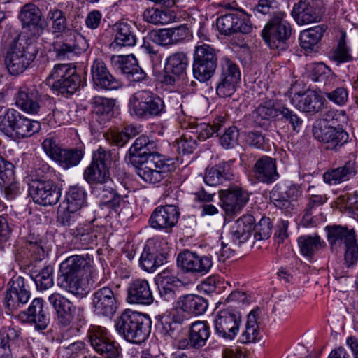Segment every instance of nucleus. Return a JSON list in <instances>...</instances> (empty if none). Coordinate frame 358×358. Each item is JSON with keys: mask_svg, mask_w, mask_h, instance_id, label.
I'll use <instances>...</instances> for the list:
<instances>
[{"mask_svg": "<svg viewBox=\"0 0 358 358\" xmlns=\"http://www.w3.org/2000/svg\"><path fill=\"white\" fill-rule=\"evenodd\" d=\"M280 106L276 100L270 99L259 105L255 112V121L262 124V120H272L279 116Z\"/></svg>", "mask_w": 358, "mask_h": 358, "instance_id": "49", "label": "nucleus"}, {"mask_svg": "<svg viewBox=\"0 0 358 358\" xmlns=\"http://www.w3.org/2000/svg\"><path fill=\"white\" fill-rule=\"evenodd\" d=\"M257 315V310H251L248 314L245 329L239 338L241 343H249L257 340L259 334Z\"/></svg>", "mask_w": 358, "mask_h": 358, "instance_id": "50", "label": "nucleus"}, {"mask_svg": "<svg viewBox=\"0 0 358 358\" xmlns=\"http://www.w3.org/2000/svg\"><path fill=\"white\" fill-rule=\"evenodd\" d=\"M241 315L234 310H220L215 316L214 326L215 334L226 340H234L239 331Z\"/></svg>", "mask_w": 358, "mask_h": 358, "instance_id": "12", "label": "nucleus"}, {"mask_svg": "<svg viewBox=\"0 0 358 358\" xmlns=\"http://www.w3.org/2000/svg\"><path fill=\"white\" fill-rule=\"evenodd\" d=\"M28 301L25 294H22L21 296L7 289L4 297L6 313L8 315H14L15 312L27 303Z\"/></svg>", "mask_w": 358, "mask_h": 358, "instance_id": "55", "label": "nucleus"}, {"mask_svg": "<svg viewBox=\"0 0 358 358\" xmlns=\"http://www.w3.org/2000/svg\"><path fill=\"white\" fill-rule=\"evenodd\" d=\"M127 301L131 304L148 306L154 301L150 285L146 279L137 278L129 283Z\"/></svg>", "mask_w": 358, "mask_h": 358, "instance_id": "21", "label": "nucleus"}, {"mask_svg": "<svg viewBox=\"0 0 358 358\" xmlns=\"http://www.w3.org/2000/svg\"><path fill=\"white\" fill-rule=\"evenodd\" d=\"M86 81L81 80L79 75L75 73L66 64L55 65L51 73L41 85V87H45L51 90H78L80 87H85Z\"/></svg>", "mask_w": 358, "mask_h": 358, "instance_id": "10", "label": "nucleus"}, {"mask_svg": "<svg viewBox=\"0 0 358 358\" xmlns=\"http://www.w3.org/2000/svg\"><path fill=\"white\" fill-rule=\"evenodd\" d=\"M217 28L222 35L230 36L234 33L249 34L252 26L248 18L237 13H230L220 16L216 21Z\"/></svg>", "mask_w": 358, "mask_h": 358, "instance_id": "19", "label": "nucleus"}, {"mask_svg": "<svg viewBox=\"0 0 358 358\" xmlns=\"http://www.w3.org/2000/svg\"><path fill=\"white\" fill-rule=\"evenodd\" d=\"M297 243L301 255L310 259L326 245L325 242L317 234L313 236H301L298 238Z\"/></svg>", "mask_w": 358, "mask_h": 358, "instance_id": "41", "label": "nucleus"}, {"mask_svg": "<svg viewBox=\"0 0 358 358\" xmlns=\"http://www.w3.org/2000/svg\"><path fill=\"white\" fill-rule=\"evenodd\" d=\"M180 211L175 205H161L155 208L152 213L149 224L155 229L170 233L177 224Z\"/></svg>", "mask_w": 358, "mask_h": 358, "instance_id": "17", "label": "nucleus"}, {"mask_svg": "<svg viewBox=\"0 0 358 358\" xmlns=\"http://www.w3.org/2000/svg\"><path fill=\"white\" fill-rule=\"evenodd\" d=\"M21 331L19 329L8 327L0 330V357L11 354V347L21 341Z\"/></svg>", "mask_w": 358, "mask_h": 358, "instance_id": "43", "label": "nucleus"}, {"mask_svg": "<svg viewBox=\"0 0 358 358\" xmlns=\"http://www.w3.org/2000/svg\"><path fill=\"white\" fill-rule=\"evenodd\" d=\"M18 18L22 22V27L33 29L38 31L43 29L42 23V13L40 8L34 3L24 5L19 13Z\"/></svg>", "mask_w": 358, "mask_h": 358, "instance_id": "34", "label": "nucleus"}, {"mask_svg": "<svg viewBox=\"0 0 358 358\" xmlns=\"http://www.w3.org/2000/svg\"><path fill=\"white\" fill-rule=\"evenodd\" d=\"M79 217L78 211L69 210L66 206H59L57 211V222L64 227H69L73 225Z\"/></svg>", "mask_w": 358, "mask_h": 358, "instance_id": "61", "label": "nucleus"}, {"mask_svg": "<svg viewBox=\"0 0 358 358\" xmlns=\"http://www.w3.org/2000/svg\"><path fill=\"white\" fill-rule=\"evenodd\" d=\"M324 10L320 0H300L294 3L291 15L299 25L318 22Z\"/></svg>", "mask_w": 358, "mask_h": 358, "instance_id": "15", "label": "nucleus"}, {"mask_svg": "<svg viewBox=\"0 0 358 358\" xmlns=\"http://www.w3.org/2000/svg\"><path fill=\"white\" fill-rule=\"evenodd\" d=\"M310 93L306 95V93L298 92L292 98V103H294V99H299L297 107L306 113H317L324 107L325 99L319 94L317 91H310Z\"/></svg>", "mask_w": 358, "mask_h": 358, "instance_id": "36", "label": "nucleus"}, {"mask_svg": "<svg viewBox=\"0 0 358 358\" xmlns=\"http://www.w3.org/2000/svg\"><path fill=\"white\" fill-rule=\"evenodd\" d=\"M224 123V118L223 117H219L216 118L212 124L205 122L196 124L195 127V132L197 134V138L199 140L204 141L221 129Z\"/></svg>", "mask_w": 358, "mask_h": 358, "instance_id": "54", "label": "nucleus"}, {"mask_svg": "<svg viewBox=\"0 0 358 358\" xmlns=\"http://www.w3.org/2000/svg\"><path fill=\"white\" fill-rule=\"evenodd\" d=\"M167 254L159 252L156 245H145L141 255V267L147 272H154L158 267L166 262Z\"/></svg>", "mask_w": 358, "mask_h": 358, "instance_id": "30", "label": "nucleus"}, {"mask_svg": "<svg viewBox=\"0 0 358 358\" xmlns=\"http://www.w3.org/2000/svg\"><path fill=\"white\" fill-rule=\"evenodd\" d=\"M348 117L344 110H330L325 112L322 117L317 120L314 124H325L328 127H342L347 124Z\"/></svg>", "mask_w": 358, "mask_h": 358, "instance_id": "53", "label": "nucleus"}, {"mask_svg": "<svg viewBox=\"0 0 358 358\" xmlns=\"http://www.w3.org/2000/svg\"><path fill=\"white\" fill-rule=\"evenodd\" d=\"M83 178L87 183L97 185L100 183H106L107 180H109L110 172L91 162L83 172Z\"/></svg>", "mask_w": 358, "mask_h": 358, "instance_id": "51", "label": "nucleus"}, {"mask_svg": "<svg viewBox=\"0 0 358 358\" xmlns=\"http://www.w3.org/2000/svg\"><path fill=\"white\" fill-rule=\"evenodd\" d=\"M128 107L132 116L148 120L160 115L164 110V103L152 91H137L130 97Z\"/></svg>", "mask_w": 358, "mask_h": 358, "instance_id": "8", "label": "nucleus"}, {"mask_svg": "<svg viewBox=\"0 0 358 358\" xmlns=\"http://www.w3.org/2000/svg\"><path fill=\"white\" fill-rule=\"evenodd\" d=\"M208 303L203 297L196 294H186L179 297L176 307L182 311L196 316L203 315L207 310Z\"/></svg>", "mask_w": 358, "mask_h": 358, "instance_id": "29", "label": "nucleus"}, {"mask_svg": "<svg viewBox=\"0 0 358 358\" xmlns=\"http://www.w3.org/2000/svg\"><path fill=\"white\" fill-rule=\"evenodd\" d=\"M70 234L82 247L94 245L97 239L96 230L91 223L79 224L76 228L71 229Z\"/></svg>", "mask_w": 358, "mask_h": 358, "instance_id": "40", "label": "nucleus"}, {"mask_svg": "<svg viewBox=\"0 0 358 358\" xmlns=\"http://www.w3.org/2000/svg\"><path fill=\"white\" fill-rule=\"evenodd\" d=\"M86 197L87 194L82 187L71 186L66 192L63 204L70 210L78 211L86 204Z\"/></svg>", "mask_w": 358, "mask_h": 358, "instance_id": "48", "label": "nucleus"}, {"mask_svg": "<svg viewBox=\"0 0 358 358\" xmlns=\"http://www.w3.org/2000/svg\"><path fill=\"white\" fill-rule=\"evenodd\" d=\"M157 143L149 137H138L126 156L127 162L136 169L137 175L145 182L157 184L168 177L176 169L173 159L156 151Z\"/></svg>", "mask_w": 358, "mask_h": 358, "instance_id": "1", "label": "nucleus"}, {"mask_svg": "<svg viewBox=\"0 0 358 358\" xmlns=\"http://www.w3.org/2000/svg\"><path fill=\"white\" fill-rule=\"evenodd\" d=\"M112 157L110 150L99 146V148L93 152L92 162L98 164L101 168L109 171L111 165Z\"/></svg>", "mask_w": 358, "mask_h": 358, "instance_id": "60", "label": "nucleus"}, {"mask_svg": "<svg viewBox=\"0 0 358 358\" xmlns=\"http://www.w3.org/2000/svg\"><path fill=\"white\" fill-rule=\"evenodd\" d=\"M327 231V240L331 247H340L343 244L353 242L355 238L354 229H348L347 227L339 225L326 227Z\"/></svg>", "mask_w": 358, "mask_h": 358, "instance_id": "39", "label": "nucleus"}, {"mask_svg": "<svg viewBox=\"0 0 358 358\" xmlns=\"http://www.w3.org/2000/svg\"><path fill=\"white\" fill-rule=\"evenodd\" d=\"M217 50L213 46L201 43L194 49L193 74L200 82L208 80L215 73L217 66Z\"/></svg>", "mask_w": 358, "mask_h": 358, "instance_id": "9", "label": "nucleus"}, {"mask_svg": "<svg viewBox=\"0 0 358 358\" xmlns=\"http://www.w3.org/2000/svg\"><path fill=\"white\" fill-rule=\"evenodd\" d=\"M255 220L251 215H244L238 218L230 230L231 238L236 244L245 242L255 229Z\"/></svg>", "mask_w": 358, "mask_h": 358, "instance_id": "32", "label": "nucleus"}, {"mask_svg": "<svg viewBox=\"0 0 358 358\" xmlns=\"http://www.w3.org/2000/svg\"><path fill=\"white\" fill-rule=\"evenodd\" d=\"M345 36V33H342L336 49L331 52L330 56L334 61L337 62V64L352 60V57L350 54L349 49L346 45Z\"/></svg>", "mask_w": 358, "mask_h": 358, "instance_id": "58", "label": "nucleus"}, {"mask_svg": "<svg viewBox=\"0 0 358 358\" xmlns=\"http://www.w3.org/2000/svg\"><path fill=\"white\" fill-rule=\"evenodd\" d=\"M115 99L106 97H96L94 106V112L96 115V121L100 124L96 127L95 122L92 121L91 127L94 130L99 131V129L103 127V124L110 120L113 115V110L115 105Z\"/></svg>", "mask_w": 358, "mask_h": 358, "instance_id": "38", "label": "nucleus"}, {"mask_svg": "<svg viewBox=\"0 0 358 358\" xmlns=\"http://www.w3.org/2000/svg\"><path fill=\"white\" fill-rule=\"evenodd\" d=\"M91 73L94 85L102 90H118L123 87L122 81L111 75L101 59L94 60Z\"/></svg>", "mask_w": 358, "mask_h": 358, "instance_id": "24", "label": "nucleus"}, {"mask_svg": "<svg viewBox=\"0 0 358 358\" xmlns=\"http://www.w3.org/2000/svg\"><path fill=\"white\" fill-rule=\"evenodd\" d=\"M93 259L88 255H72L60 264L61 274L58 285L76 296H83L87 293L85 276L91 272Z\"/></svg>", "mask_w": 358, "mask_h": 358, "instance_id": "3", "label": "nucleus"}, {"mask_svg": "<svg viewBox=\"0 0 358 358\" xmlns=\"http://www.w3.org/2000/svg\"><path fill=\"white\" fill-rule=\"evenodd\" d=\"M282 116V119L286 122H288L291 125L294 131L299 132L303 121L295 113L289 110L288 108L282 106L279 115Z\"/></svg>", "mask_w": 358, "mask_h": 358, "instance_id": "64", "label": "nucleus"}, {"mask_svg": "<svg viewBox=\"0 0 358 358\" xmlns=\"http://www.w3.org/2000/svg\"><path fill=\"white\" fill-rule=\"evenodd\" d=\"M177 150L180 154L188 155L194 152L197 146L196 141L189 134H184L176 142Z\"/></svg>", "mask_w": 358, "mask_h": 358, "instance_id": "63", "label": "nucleus"}, {"mask_svg": "<svg viewBox=\"0 0 358 358\" xmlns=\"http://www.w3.org/2000/svg\"><path fill=\"white\" fill-rule=\"evenodd\" d=\"M151 321L149 317L136 311L126 310L116 320L117 331L127 341L141 344L148 337Z\"/></svg>", "mask_w": 358, "mask_h": 358, "instance_id": "4", "label": "nucleus"}, {"mask_svg": "<svg viewBox=\"0 0 358 358\" xmlns=\"http://www.w3.org/2000/svg\"><path fill=\"white\" fill-rule=\"evenodd\" d=\"M29 194L34 203L45 206L56 204L61 192L53 180L38 179L30 185Z\"/></svg>", "mask_w": 358, "mask_h": 358, "instance_id": "13", "label": "nucleus"}, {"mask_svg": "<svg viewBox=\"0 0 358 358\" xmlns=\"http://www.w3.org/2000/svg\"><path fill=\"white\" fill-rule=\"evenodd\" d=\"M26 316V320L33 323L37 330H44L50 322L48 308L41 298L34 299L28 308L22 312Z\"/></svg>", "mask_w": 358, "mask_h": 358, "instance_id": "25", "label": "nucleus"}, {"mask_svg": "<svg viewBox=\"0 0 358 358\" xmlns=\"http://www.w3.org/2000/svg\"><path fill=\"white\" fill-rule=\"evenodd\" d=\"M48 301L55 312L59 324L69 327L74 318L76 306L59 293L50 294L48 296Z\"/></svg>", "mask_w": 358, "mask_h": 358, "instance_id": "22", "label": "nucleus"}, {"mask_svg": "<svg viewBox=\"0 0 358 358\" xmlns=\"http://www.w3.org/2000/svg\"><path fill=\"white\" fill-rule=\"evenodd\" d=\"M327 201L325 196L322 195H311L308 203L306 204L304 215L303 216L301 224L306 227H316L319 223L318 218L314 215L317 208L323 205Z\"/></svg>", "mask_w": 358, "mask_h": 358, "instance_id": "44", "label": "nucleus"}, {"mask_svg": "<svg viewBox=\"0 0 358 358\" xmlns=\"http://www.w3.org/2000/svg\"><path fill=\"white\" fill-rule=\"evenodd\" d=\"M40 129V122L29 119L15 109H8L0 116V131L12 138L31 137Z\"/></svg>", "mask_w": 358, "mask_h": 358, "instance_id": "7", "label": "nucleus"}, {"mask_svg": "<svg viewBox=\"0 0 358 358\" xmlns=\"http://www.w3.org/2000/svg\"><path fill=\"white\" fill-rule=\"evenodd\" d=\"M157 319L160 324V334L165 339H177L182 333L183 326L189 320L187 315L176 307L171 311L158 315Z\"/></svg>", "mask_w": 358, "mask_h": 358, "instance_id": "14", "label": "nucleus"}, {"mask_svg": "<svg viewBox=\"0 0 358 358\" xmlns=\"http://www.w3.org/2000/svg\"><path fill=\"white\" fill-rule=\"evenodd\" d=\"M85 155L83 146L64 149L62 148L55 161L64 169H69L77 166Z\"/></svg>", "mask_w": 358, "mask_h": 358, "instance_id": "42", "label": "nucleus"}, {"mask_svg": "<svg viewBox=\"0 0 358 358\" xmlns=\"http://www.w3.org/2000/svg\"><path fill=\"white\" fill-rule=\"evenodd\" d=\"M47 20L50 24L52 33L57 36H62V43H53V50L59 59H71L87 50L89 43L85 38L76 31L68 28L64 11L56 7L51 8L48 12Z\"/></svg>", "mask_w": 358, "mask_h": 358, "instance_id": "2", "label": "nucleus"}, {"mask_svg": "<svg viewBox=\"0 0 358 358\" xmlns=\"http://www.w3.org/2000/svg\"><path fill=\"white\" fill-rule=\"evenodd\" d=\"M177 264L184 272L205 275L213 266L210 256L199 255L196 252L185 250L177 257Z\"/></svg>", "mask_w": 358, "mask_h": 358, "instance_id": "16", "label": "nucleus"}, {"mask_svg": "<svg viewBox=\"0 0 358 358\" xmlns=\"http://www.w3.org/2000/svg\"><path fill=\"white\" fill-rule=\"evenodd\" d=\"M221 206L228 215H234L241 211L248 201V194L238 187L219 191Z\"/></svg>", "mask_w": 358, "mask_h": 358, "instance_id": "20", "label": "nucleus"}, {"mask_svg": "<svg viewBox=\"0 0 358 358\" xmlns=\"http://www.w3.org/2000/svg\"><path fill=\"white\" fill-rule=\"evenodd\" d=\"M357 173V166L355 159H349L341 166L325 172L323 174V180L329 185H337L352 178Z\"/></svg>", "mask_w": 358, "mask_h": 358, "instance_id": "28", "label": "nucleus"}, {"mask_svg": "<svg viewBox=\"0 0 358 358\" xmlns=\"http://www.w3.org/2000/svg\"><path fill=\"white\" fill-rule=\"evenodd\" d=\"M87 338L95 352L100 350L101 348L104 347L106 342L112 339L105 327L96 325L90 326L87 332Z\"/></svg>", "mask_w": 358, "mask_h": 358, "instance_id": "52", "label": "nucleus"}, {"mask_svg": "<svg viewBox=\"0 0 358 358\" xmlns=\"http://www.w3.org/2000/svg\"><path fill=\"white\" fill-rule=\"evenodd\" d=\"M15 105L21 110L29 114H38L42 96L38 91H18L15 96Z\"/></svg>", "mask_w": 358, "mask_h": 358, "instance_id": "31", "label": "nucleus"}, {"mask_svg": "<svg viewBox=\"0 0 358 358\" xmlns=\"http://www.w3.org/2000/svg\"><path fill=\"white\" fill-rule=\"evenodd\" d=\"M92 193L99 199L101 205L107 207L117 192L107 180L106 183H100L94 187Z\"/></svg>", "mask_w": 358, "mask_h": 358, "instance_id": "56", "label": "nucleus"}, {"mask_svg": "<svg viewBox=\"0 0 358 358\" xmlns=\"http://www.w3.org/2000/svg\"><path fill=\"white\" fill-rule=\"evenodd\" d=\"M221 69L222 73L217 90L220 88L235 90L239 87L241 73L236 64L228 57H224L221 60Z\"/></svg>", "mask_w": 358, "mask_h": 358, "instance_id": "27", "label": "nucleus"}, {"mask_svg": "<svg viewBox=\"0 0 358 358\" xmlns=\"http://www.w3.org/2000/svg\"><path fill=\"white\" fill-rule=\"evenodd\" d=\"M327 27L324 25H317L302 31L299 35L300 45L305 50H313L322 39Z\"/></svg>", "mask_w": 358, "mask_h": 358, "instance_id": "47", "label": "nucleus"}, {"mask_svg": "<svg viewBox=\"0 0 358 358\" xmlns=\"http://www.w3.org/2000/svg\"><path fill=\"white\" fill-rule=\"evenodd\" d=\"M210 336V329L207 321L198 320L193 322L189 329L188 345L194 349L206 345Z\"/></svg>", "mask_w": 358, "mask_h": 358, "instance_id": "35", "label": "nucleus"}, {"mask_svg": "<svg viewBox=\"0 0 358 358\" xmlns=\"http://www.w3.org/2000/svg\"><path fill=\"white\" fill-rule=\"evenodd\" d=\"M115 33L114 43L119 46H134L136 43V28L134 23L120 22L113 28Z\"/></svg>", "mask_w": 358, "mask_h": 358, "instance_id": "37", "label": "nucleus"}, {"mask_svg": "<svg viewBox=\"0 0 358 358\" xmlns=\"http://www.w3.org/2000/svg\"><path fill=\"white\" fill-rule=\"evenodd\" d=\"M239 131L235 126H231L225 129L224 134L220 137L221 145L226 148H232L238 144Z\"/></svg>", "mask_w": 358, "mask_h": 358, "instance_id": "62", "label": "nucleus"}, {"mask_svg": "<svg viewBox=\"0 0 358 358\" xmlns=\"http://www.w3.org/2000/svg\"><path fill=\"white\" fill-rule=\"evenodd\" d=\"M252 171L259 182L266 184L273 183L279 178L276 159L267 155H264L256 161Z\"/></svg>", "mask_w": 358, "mask_h": 358, "instance_id": "26", "label": "nucleus"}, {"mask_svg": "<svg viewBox=\"0 0 358 358\" xmlns=\"http://www.w3.org/2000/svg\"><path fill=\"white\" fill-rule=\"evenodd\" d=\"M36 55L35 45L29 43L24 36L18 35L9 44L4 64L10 74L18 75L27 69Z\"/></svg>", "mask_w": 358, "mask_h": 358, "instance_id": "5", "label": "nucleus"}, {"mask_svg": "<svg viewBox=\"0 0 358 358\" xmlns=\"http://www.w3.org/2000/svg\"><path fill=\"white\" fill-rule=\"evenodd\" d=\"M301 194L300 187L291 185L287 187L276 185L270 192V199L275 207L288 211L292 209V201L296 200Z\"/></svg>", "mask_w": 358, "mask_h": 358, "instance_id": "23", "label": "nucleus"}, {"mask_svg": "<svg viewBox=\"0 0 358 358\" xmlns=\"http://www.w3.org/2000/svg\"><path fill=\"white\" fill-rule=\"evenodd\" d=\"M188 65L187 56L182 52H177L169 55L165 62V71L178 77L185 74Z\"/></svg>", "mask_w": 358, "mask_h": 358, "instance_id": "46", "label": "nucleus"}, {"mask_svg": "<svg viewBox=\"0 0 358 358\" xmlns=\"http://www.w3.org/2000/svg\"><path fill=\"white\" fill-rule=\"evenodd\" d=\"M313 135L329 150H337L348 142V134L342 127H327L325 124L313 126Z\"/></svg>", "mask_w": 358, "mask_h": 358, "instance_id": "18", "label": "nucleus"}, {"mask_svg": "<svg viewBox=\"0 0 358 358\" xmlns=\"http://www.w3.org/2000/svg\"><path fill=\"white\" fill-rule=\"evenodd\" d=\"M178 280L173 278H167L162 280L159 284V293L165 301H171L176 297V285Z\"/></svg>", "mask_w": 358, "mask_h": 358, "instance_id": "59", "label": "nucleus"}, {"mask_svg": "<svg viewBox=\"0 0 358 358\" xmlns=\"http://www.w3.org/2000/svg\"><path fill=\"white\" fill-rule=\"evenodd\" d=\"M234 178L231 171V162H223L206 170L204 182L210 186H216L224 181L231 180Z\"/></svg>", "mask_w": 358, "mask_h": 358, "instance_id": "33", "label": "nucleus"}, {"mask_svg": "<svg viewBox=\"0 0 358 358\" xmlns=\"http://www.w3.org/2000/svg\"><path fill=\"white\" fill-rule=\"evenodd\" d=\"M286 18L285 12L273 13L262 31L263 40L272 50L283 51L289 47L292 29Z\"/></svg>", "mask_w": 358, "mask_h": 358, "instance_id": "6", "label": "nucleus"}, {"mask_svg": "<svg viewBox=\"0 0 358 358\" xmlns=\"http://www.w3.org/2000/svg\"><path fill=\"white\" fill-rule=\"evenodd\" d=\"M143 18L145 22L155 25L166 24L175 21L176 14L170 9L148 8L143 12Z\"/></svg>", "mask_w": 358, "mask_h": 358, "instance_id": "45", "label": "nucleus"}, {"mask_svg": "<svg viewBox=\"0 0 358 358\" xmlns=\"http://www.w3.org/2000/svg\"><path fill=\"white\" fill-rule=\"evenodd\" d=\"M52 273L53 268L47 266L32 277L38 290H46L53 286Z\"/></svg>", "mask_w": 358, "mask_h": 358, "instance_id": "57", "label": "nucleus"}, {"mask_svg": "<svg viewBox=\"0 0 358 358\" xmlns=\"http://www.w3.org/2000/svg\"><path fill=\"white\" fill-rule=\"evenodd\" d=\"M119 294L109 286L97 289L92 296V308L97 315L110 317L118 308Z\"/></svg>", "mask_w": 358, "mask_h": 358, "instance_id": "11", "label": "nucleus"}]
</instances>
